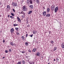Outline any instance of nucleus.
Returning <instances> with one entry per match:
<instances>
[{"label":"nucleus","mask_w":64,"mask_h":64,"mask_svg":"<svg viewBox=\"0 0 64 64\" xmlns=\"http://www.w3.org/2000/svg\"><path fill=\"white\" fill-rule=\"evenodd\" d=\"M22 10L23 11H27V8H26V6H24L22 7Z\"/></svg>","instance_id":"obj_1"},{"label":"nucleus","mask_w":64,"mask_h":64,"mask_svg":"<svg viewBox=\"0 0 64 64\" xmlns=\"http://www.w3.org/2000/svg\"><path fill=\"white\" fill-rule=\"evenodd\" d=\"M17 19L18 22H19V23L21 22V20L20 18L19 17V16H17Z\"/></svg>","instance_id":"obj_2"},{"label":"nucleus","mask_w":64,"mask_h":64,"mask_svg":"<svg viewBox=\"0 0 64 64\" xmlns=\"http://www.w3.org/2000/svg\"><path fill=\"white\" fill-rule=\"evenodd\" d=\"M55 9V6H54L52 5L51 7V9L52 11H54Z\"/></svg>","instance_id":"obj_3"},{"label":"nucleus","mask_w":64,"mask_h":64,"mask_svg":"<svg viewBox=\"0 0 64 64\" xmlns=\"http://www.w3.org/2000/svg\"><path fill=\"white\" fill-rule=\"evenodd\" d=\"M12 6L14 7H16V6H17V4L16 3L12 2Z\"/></svg>","instance_id":"obj_4"},{"label":"nucleus","mask_w":64,"mask_h":64,"mask_svg":"<svg viewBox=\"0 0 64 64\" xmlns=\"http://www.w3.org/2000/svg\"><path fill=\"white\" fill-rule=\"evenodd\" d=\"M58 10V7L57 6L54 9V12H57V11Z\"/></svg>","instance_id":"obj_5"},{"label":"nucleus","mask_w":64,"mask_h":64,"mask_svg":"<svg viewBox=\"0 0 64 64\" xmlns=\"http://www.w3.org/2000/svg\"><path fill=\"white\" fill-rule=\"evenodd\" d=\"M7 10L8 11H9V10L10 9V6L9 5H7V8H6Z\"/></svg>","instance_id":"obj_6"},{"label":"nucleus","mask_w":64,"mask_h":64,"mask_svg":"<svg viewBox=\"0 0 64 64\" xmlns=\"http://www.w3.org/2000/svg\"><path fill=\"white\" fill-rule=\"evenodd\" d=\"M26 4L28 6H29L30 5V2L29 0H27L26 1Z\"/></svg>","instance_id":"obj_7"},{"label":"nucleus","mask_w":64,"mask_h":64,"mask_svg":"<svg viewBox=\"0 0 64 64\" xmlns=\"http://www.w3.org/2000/svg\"><path fill=\"white\" fill-rule=\"evenodd\" d=\"M29 7L30 9H33V6L32 5H30L29 6Z\"/></svg>","instance_id":"obj_8"},{"label":"nucleus","mask_w":64,"mask_h":64,"mask_svg":"<svg viewBox=\"0 0 64 64\" xmlns=\"http://www.w3.org/2000/svg\"><path fill=\"white\" fill-rule=\"evenodd\" d=\"M46 12L44 11L42 12V15L44 16H45V15H46Z\"/></svg>","instance_id":"obj_9"},{"label":"nucleus","mask_w":64,"mask_h":64,"mask_svg":"<svg viewBox=\"0 0 64 64\" xmlns=\"http://www.w3.org/2000/svg\"><path fill=\"white\" fill-rule=\"evenodd\" d=\"M36 50H37V48H34L33 49V50H32V52H36Z\"/></svg>","instance_id":"obj_10"},{"label":"nucleus","mask_w":64,"mask_h":64,"mask_svg":"<svg viewBox=\"0 0 64 64\" xmlns=\"http://www.w3.org/2000/svg\"><path fill=\"white\" fill-rule=\"evenodd\" d=\"M46 17H50V14H46Z\"/></svg>","instance_id":"obj_11"},{"label":"nucleus","mask_w":64,"mask_h":64,"mask_svg":"<svg viewBox=\"0 0 64 64\" xmlns=\"http://www.w3.org/2000/svg\"><path fill=\"white\" fill-rule=\"evenodd\" d=\"M26 13L23 12V11H22V12L20 13V14H22L24 15H25Z\"/></svg>","instance_id":"obj_12"},{"label":"nucleus","mask_w":64,"mask_h":64,"mask_svg":"<svg viewBox=\"0 0 64 64\" xmlns=\"http://www.w3.org/2000/svg\"><path fill=\"white\" fill-rule=\"evenodd\" d=\"M36 55L37 56H40V54L39 52H37L36 54Z\"/></svg>","instance_id":"obj_13"},{"label":"nucleus","mask_w":64,"mask_h":64,"mask_svg":"<svg viewBox=\"0 0 64 64\" xmlns=\"http://www.w3.org/2000/svg\"><path fill=\"white\" fill-rule=\"evenodd\" d=\"M29 2L30 3V4H33V1L32 0H29Z\"/></svg>","instance_id":"obj_14"},{"label":"nucleus","mask_w":64,"mask_h":64,"mask_svg":"<svg viewBox=\"0 0 64 64\" xmlns=\"http://www.w3.org/2000/svg\"><path fill=\"white\" fill-rule=\"evenodd\" d=\"M36 2L38 3V4H39L40 3V1L39 0H36Z\"/></svg>","instance_id":"obj_15"},{"label":"nucleus","mask_w":64,"mask_h":64,"mask_svg":"<svg viewBox=\"0 0 64 64\" xmlns=\"http://www.w3.org/2000/svg\"><path fill=\"white\" fill-rule=\"evenodd\" d=\"M61 46L62 48H64V44L63 43H62V45H61Z\"/></svg>","instance_id":"obj_16"},{"label":"nucleus","mask_w":64,"mask_h":64,"mask_svg":"<svg viewBox=\"0 0 64 64\" xmlns=\"http://www.w3.org/2000/svg\"><path fill=\"white\" fill-rule=\"evenodd\" d=\"M46 11L48 13H49L50 12V8H48Z\"/></svg>","instance_id":"obj_17"},{"label":"nucleus","mask_w":64,"mask_h":64,"mask_svg":"<svg viewBox=\"0 0 64 64\" xmlns=\"http://www.w3.org/2000/svg\"><path fill=\"white\" fill-rule=\"evenodd\" d=\"M30 63L31 64H34V62L33 61H31L30 62Z\"/></svg>","instance_id":"obj_18"},{"label":"nucleus","mask_w":64,"mask_h":64,"mask_svg":"<svg viewBox=\"0 0 64 64\" xmlns=\"http://www.w3.org/2000/svg\"><path fill=\"white\" fill-rule=\"evenodd\" d=\"M10 32H11V33H13V32H14V29L12 28L11 29V30H10Z\"/></svg>","instance_id":"obj_19"},{"label":"nucleus","mask_w":64,"mask_h":64,"mask_svg":"<svg viewBox=\"0 0 64 64\" xmlns=\"http://www.w3.org/2000/svg\"><path fill=\"white\" fill-rule=\"evenodd\" d=\"M56 49H57V48L56 47H54V49L52 50V51H55V50H56Z\"/></svg>","instance_id":"obj_20"},{"label":"nucleus","mask_w":64,"mask_h":64,"mask_svg":"<svg viewBox=\"0 0 64 64\" xmlns=\"http://www.w3.org/2000/svg\"><path fill=\"white\" fill-rule=\"evenodd\" d=\"M32 10L30 11H29V12L28 13V14H30L31 13H32Z\"/></svg>","instance_id":"obj_21"},{"label":"nucleus","mask_w":64,"mask_h":64,"mask_svg":"<svg viewBox=\"0 0 64 64\" xmlns=\"http://www.w3.org/2000/svg\"><path fill=\"white\" fill-rule=\"evenodd\" d=\"M22 40H25V37H24V36H22Z\"/></svg>","instance_id":"obj_22"},{"label":"nucleus","mask_w":64,"mask_h":64,"mask_svg":"<svg viewBox=\"0 0 64 64\" xmlns=\"http://www.w3.org/2000/svg\"><path fill=\"white\" fill-rule=\"evenodd\" d=\"M10 18L11 19H14V16H10Z\"/></svg>","instance_id":"obj_23"},{"label":"nucleus","mask_w":64,"mask_h":64,"mask_svg":"<svg viewBox=\"0 0 64 64\" xmlns=\"http://www.w3.org/2000/svg\"><path fill=\"white\" fill-rule=\"evenodd\" d=\"M50 42L51 43H52V44H54V41H53V40H51Z\"/></svg>","instance_id":"obj_24"},{"label":"nucleus","mask_w":64,"mask_h":64,"mask_svg":"<svg viewBox=\"0 0 64 64\" xmlns=\"http://www.w3.org/2000/svg\"><path fill=\"white\" fill-rule=\"evenodd\" d=\"M22 64H25V62L24 61V60H23L22 61Z\"/></svg>","instance_id":"obj_25"},{"label":"nucleus","mask_w":64,"mask_h":64,"mask_svg":"<svg viewBox=\"0 0 64 64\" xmlns=\"http://www.w3.org/2000/svg\"><path fill=\"white\" fill-rule=\"evenodd\" d=\"M18 24H13V26H14V27H15V26H18Z\"/></svg>","instance_id":"obj_26"},{"label":"nucleus","mask_w":64,"mask_h":64,"mask_svg":"<svg viewBox=\"0 0 64 64\" xmlns=\"http://www.w3.org/2000/svg\"><path fill=\"white\" fill-rule=\"evenodd\" d=\"M10 44L11 45H12V46H14V44H13V42H11L10 43Z\"/></svg>","instance_id":"obj_27"},{"label":"nucleus","mask_w":64,"mask_h":64,"mask_svg":"<svg viewBox=\"0 0 64 64\" xmlns=\"http://www.w3.org/2000/svg\"><path fill=\"white\" fill-rule=\"evenodd\" d=\"M32 32L34 34H36V31L35 30L33 31Z\"/></svg>","instance_id":"obj_28"},{"label":"nucleus","mask_w":64,"mask_h":64,"mask_svg":"<svg viewBox=\"0 0 64 64\" xmlns=\"http://www.w3.org/2000/svg\"><path fill=\"white\" fill-rule=\"evenodd\" d=\"M21 61L18 62L17 64H21Z\"/></svg>","instance_id":"obj_29"},{"label":"nucleus","mask_w":64,"mask_h":64,"mask_svg":"<svg viewBox=\"0 0 64 64\" xmlns=\"http://www.w3.org/2000/svg\"><path fill=\"white\" fill-rule=\"evenodd\" d=\"M28 43L27 42H26L25 43V44L27 46H28Z\"/></svg>","instance_id":"obj_30"},{"label":"nucleus","mask_w":64,"mask_h":64,"mask_svg":"<svg viewBox=\"0 0 64 64\" xmlns=\"http://www.w3.org/2000/svg\"><path fill=\"white\" fill-rule=\"evenodd\" d=\"M12 51V50L11 49H10L8 50V52H11Z\"/></svg>","instance_id":"obj_31"},{"label":"nucleus","mask_w":64,"mask_h":64,"mask_svg":"<svg viewBox=\"0 0 64 64\" xmlns=\"http://www.w3.org/2000/svg\"><path fill=\"white\" fill-rule=\"evenodd\" d=\"M5 53H8V51L7 50H5Z\"/></svg>","instance_id":"obj_32"},{"label":"nucleus","mask_w":64,"mask_h":64,"mask_svg":"<svg viewBox=\"0 0 64 64\" xmlns=\"http://www.w3.org/2000/svg\"><path fill=\"white\" fill-rule=\"evenodd\" d=\"M11 15H12V16H14V14L13 13H11Z\"/></svg>","instance_id":"obj_33"},{"label":"nucleus","mask_w":64,"mask_h":64,"mask_svg":"<svg viewBox=\"0 0 64 64\" xmlns=\"http://www.w3.org/2000/svg\"><path fill=\"white\" fill-rule=\"evenodd\" d=\"M19 29V28H15V30H18V29Z\"/></svg>","instance_id":"obj_34"},{"label":"nucleus","mask_w":64,"mask_h":64,"mask_svg":"<svg viewBox=\"0 0 64 64\" xmlns=\"http://www.w3.org/2000/svg\"><path fill=\"white\" fill-rule=\"evenodd\" d=\"M20 52H22V53H25V52H24V50L22 52L20 51Z\"/></svg>","instance_id":"obj_35"},{"label":"nucleus","mask_w":64,"mask_h":64,"mask_svg":"<svg viewBox=\"0 0 64 64\" xmlns=\"http://www.w3.org/2000/svg\"><path fill=\"white\" fill-rule=\"evenodd\" d=\"M33 34H32L31 35H30L29 36H30V37H33Z\"/></svg>","instance_id":"obj_36"},{"label":"nucleus","mask_w":64,"mask_h":64,"mask_svg":"<svg viewBox=\"0 0 64 64\" xmlns=\"http://www.w3.org/2000/svg\"><path fill=\"white\" fill-rule=\"evenodd\" d=\"M21 17H22V18H24V16H21Z\"/></svg>","instance_id":"obj_37"},{"label":"nucleus","mask_w":64,"mask_h":64,"mask_svg":"<svg viewBox=\"0 0 64 64\" xmlns=\"http://www.w3.org/2000/svg\"><path fill=\"white\" fill-rule=\"evenodd\" d=\"M16 34L17 35H19V32H17L16 33Z\"/></svg>","instance_id":"obj_38"},{"label":"nucleus","mask_w":64,"mask_h":64,"mask_svg":"<svg viewBox=\"0 0 64 64\" xmlns=\"http://www.w3.org/2000/svg\"><path fill=\"white\" fill-rule=\"evenodd\" d=\"M12 10H13L14 12H15V9H12Z\"/></svg>","instance_id":"obj_39"},{"label":"nucleus","mask_w":64,"mask_h":64,"mask_svg":"<svg viewBox=\"0 0 64 64\" xmlns=\"http://www.w3.org/2000/svg\"><path fill=\"white\" fill-rule=\"evenodd\" d=\"M28 51V52H30V53H31V50H29Z\"/></svg>","instance_id":"obj_40"},{"label":"nucleus","mask_w":64,"mask_h":64,"mask_svg":"<svg viewBox=\"0 0 64 64\" xmlns=\"http://www.w3.org/2000/svg\"><path fill=\"white\" fill-rule=\"evenodd\" d=\"M28 34H26V37H27V36H28Z\"/></svg>","instance_id":"obj_41"},{"label":"nucleus","mask_w":64,"mask_h":64,"mask_svg":"<svg viewBox=\"0 0 64 64\" xmlns=\"http://www.w3.org/2000/svg\"><path fill=\"white\" fill-rule=\"evenodd\" d=\"M28 27H30V25H28L27 26Z\"/></svg>","instance_id":"obj_42"},{"label":"nucleus","mask_w":64,"mask_h":64,"mask_svg":"<svg viewBox=\"0 0 64 64\" xmlns=\"http://www.w3.org/2000/svg\"><path fill=\"white\" fill-rule=\"evenodd\" d=\"M5 40H3V42L4 43V42H5Z\"/></svg>","instance_id":"obj_43"},{"label":"nucleus","mask_w":64,"mask_h":64,"mask_svg":"<svg viewBox=\"0 0 64 64\" xmlns=\"http://www.w3.org/2000/svg\"><path fill=\"white\" fill-rule=\"evenodd\" d=\"M22 2H24V0H22Z\"/></svg>","instance_id":"obj_44"},{"label":"nucleus","mask_w":64,"mask_h":64,"mask_svg":"<svg viewBox=\"0 0 64 64\" xmlns=\"http://www.w3.org/2000/svg\"><path fill=\"white\" fill-rule=\"evenodd\" d=\"M26 21H27V22H28V19H26Z\"/></svg>","instance_id":"obj_45"},{"label":"nucleus","mask_w":64,"mask_h":64,"mask_svg":"<svg viewBox=\"0 0 64 64\" xmlns=\"http://www.w3.org/2000/svg\"><path fill=\"white\" fill-rule=\"evenodd\" d=\"M8 18L10 17V15H8Z\"/></svg>","instance_id":"obj_46"},{"label":"nucleus","mask_w":64,"mask_h":64,"mask_svg":"<svg viewBox=\"0 0 64 64\" xmlns=\"http://www.w3.org/2000/svg\"><path fill=\"white\" fill-rule=\"evenodd\" d=\"M56 60H57L58 61L59 60V59H58V58H56Z\"/></svg>","instance_id":"obj_47"},{"label":"nucleus","mask_w":64,"mask_h":64,"mask_svg":"<svg viewBox=\"0 0 64 64\" xmlns=\"http://www.w3.org/2000/svg\"><path fill=\"white\" fill-rule=\"evenodd\" d=\"M28 22H26V24H28Z\"/></svg>","instance_id":"obj_48"},{"label":"nucleus","mask_w":64,"mask_h":64,"mask_svg":"<svg viewBox=\"0 0 64 64\" xmlns=\"http://www.w3.org/2000/svg\"><path fill=\"white\" fill-rule=\"evenodd\" d=\"M49 33H50H50H51V32H50V31H49Z\"/></svg>","instance_id":"obj_49"},{"label":"nucleus","mask_w":64,"mask_h":64,"mask_svg":"<svg viewBox=\"0 0 64 64\" xmlns=\"http://www.w3.org/2000/svg\"><path fill=\"white\" fill-rule=\"evenodd\" d=\"M43 9H45V8L44 7H43Z\"/></svg>","instance_id":"obj_50"},{"label":"nucleus","mask_w":64,"mask_h":64,"mask_svg":"<svg viewBox=\"0 0 64 64\" xmlns=\"http://www.w3.org/2000/svg\"><path fill=\"white\" fill-rule=\"evenodd\" d=\"M5 57H3L2 58L3 59H4V58H5Z\"/></svg>","instance_id":"obj_51"},{"label":"nucleus","mask_w":64,"mask_h":64,"mask_svg":"<svg viewBox=\"0 0 64 64\" xmlns=\"http://www.w3.org/2000/svg\"><path fill=\"white\" fill-rule=\"evenodd\" d=\"M54 61H56L55 59H54Z\"/></svg>","instance_id":"obj_52"},{"label":"nucleus","mask_w":64,"mask_h":64,"mask_svg":"<svg viewBox=\"0 0 64 64\" xmlns=\"http://www.w3.org/2000/svg\"><path fill=\"white\" fill-rule=\"evenodd\" d=\"M6 22H7V21H8V20L6 19Z\"/></svg>","instance_id":"obj_53"},{"label":"nucleus","mask_w":64,"mask_h":64,"mask_svg":"<svg viewBox=\"0 0 64 64\" xmlns=\"http://www.w3.org/2000/svg\"><path fill=\"white\" fill-rule=\"evenodd\" d=\"M48 64H50V62H49V63H48Z\"/></svg>","instance_id":"obj_54"},{"label":"nucleus","mask_w":64,"mask_h":64,"mask_svg":"<svg viewBox=\"0 0 64 64\" xmlns=\"http://www.w3.org/2000/svg\"><path fill=\"white\" fill-rule=\"evenodd\" d=\"M49 59L48 60V61H49Z\"/></svg>","instance_id":"obj_55"},{"label":"nucleus","mask_w":64,"mask_h":64,"mask_svg":"<svg viewBox=\"0 0 64 64\" xmlns=\"http://www.w3.org/2000/svg\"><path fill=\"white\" fill-rule=\"evenodd\" d=\"M34 1H35V0H34Z\"/></svg>","instance_id":"obj_56"},{"label":"nucleus","mask_w":64,"mask_h":64,"mask_svg":"<svg viewBox=\"0 0 64 64\" xmlns=\"http://www.w3.org/2000/svg\"><path fill=\"white\" fill-rule=\"evenodd\" d=\"M35 38H34V40H35Z\"/></svg>","instance_id":"obj_57"},{"label":"nucleus","mask_w":64,"mask_h":64,"mask_svg":"<svg viewBox=\"0 0 64 64\" xmlns=\"http://www.w3.org/2000/svg\"><path fill=\"white\" fill-rule=\"evenodd\" d=\"M1 17V16H0V18Z\"/></svg>","instance_id":"obj_58"},{"label":"nucleus","mask_w":64,"mask_h":64,"mask_svg":"<svg viewBox=\"0 0 64 64\" xmlns=\"http://www.w3.org/2000/svg\"><path fill=\"white\" fill-rule=\"evenodd\" d=\"M26 34H27V32H26Z\"/></svg>","instance_id":"obj_59"}]
</instances>
